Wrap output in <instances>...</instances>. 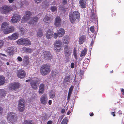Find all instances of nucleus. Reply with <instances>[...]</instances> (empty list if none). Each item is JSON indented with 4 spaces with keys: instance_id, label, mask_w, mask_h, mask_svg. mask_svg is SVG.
Listing matches in <instances>:
<instances>
[{
    "instance_id": "f257e3e1",
    "label": "nucleus",
    "mask_w": 124,
    "mask_h": 124,
    "mask_svg": "<svg viewBox=\"0 0 124 124\" xmlns=\"http://www.w3.org/2000/svg\"><path fill=\"white\" fill-rule=\"evenodd\" d=\"M51 70V67L49 65L44 64L40 67V73L42 75L46 76L50 73Z\"/></svg>"
},
{
    "instance_id": "f03ea898",
    "label": "nucleus",
    "mask_w": 124,
    "mask_h": 124,
    "mask_svg": "<svg viewBox=\"0 0 124 124\" xmlns=\"http://www.w3.org/2000/svg\"><path fill=\"white\" fill-rule=\"evenodd\" d=\"M69 19L71 23H74L76 19H79L80 18V14L79 12L77 11H75L69 14Z\"/></svg>"
},
{
    "instance_id": "7ed1b4c3",
    "label": "nucleus",
    "mask_w": 124,
    "mask_h": 124,
    "mask_svg": "<svg viewBox=\"0 0 124 124\" xmlns=\"http://www.w3.org/2000/svg\"><path fill=\"white\" fill-rule=\"evenodd\" d=\"M32 15L31 12L29 11H27L24 14L21 20V22L24 23L27 21L31 18Z\"/></svg>"
},
{
    "instance_id": "20e7f679",
    "label": "nucleus",
    "mask_w": 124,
    "mask_h": 124,
    "mask_svg": "<svg viewBox=\"0 0 124 124\" xmlns=\"http://www.w3.org/2000/svg\"><path fill=\"white\" fill-rule=\"evenodd\" d=\"M18 105V109L20 112H23L25 108L24 105V101L23 99H21L19 100Z\"/></svg>"
},
{
    "instance_id": "39448f33",
    "label": "nucleus",
    "mask_w": 124,
    "mask_h": 124,
    "mask_svg": "<svg viewBox=\"0 0 124 124\" xmlns=\"http://www.w3.org/2000/svg\"><path fill=\"white\" fill-rule=\"evenodd\" d=\"M20 84L18 82H14L10 84L8 86L9 89L11 90H16L20 88Z\"/></svg>"
},
{
    "instance_id": "423d86ee",
    "label": "nucleus",
    "mask_w": 124,
    "mask_h": 124,
    "mask_svg": "<svg viewBox=\"0 0 124 124\" xmlns=\"http://www.w3.org/2000/svg\"><path fill=\"white\" fill-rule=\"evenodd\" d=\"M55 47L54 51L56 52H59L60 51L61 48H60L62 45V42L60 40H57L54 44Z\"/></svg>"
},
{
    "instance_id": "0eeeda50",
    "label": "nucleus",
    "mask_w": 124,
    "mask_h": 124,
    "mask_svg": "<svg viewBox=\"0 0 124 124\" xmlns=\"http://www.w3.org/2000/svg\"><path fill=\"white\" fill-rule=\"evenodd\" d=\"M72 52V51L70 47L67 45L65 46L64 53L66 57L68 58L70 56Z\"/></svg>"
},
{
    "instance_id": "6e6552de",
    "label": "nucleus",
    "mask_w": 124,
    "mask_h": 124,
    "mask_svg": "<svg viewBox=\"0 0 124 124\" xmlns=\"http://www.w3.org/2000/svg\"><path fill=\"white\" fill-rule=\"evenodd\" d=\"M16 74L18 78H22L25 77L26 74L24 70L21 69L17 71Z\"/></svg>"
},
{
    "instance_id": "1a4fd4ad",
    "label": "nucleus",
    "mask_w": 124,
    "mask_h": 124,
    "mask_svg": "<svg viewBox=\"0 0 124 124\" xmlns=\"http://www.w3.org/2000/svg\"><path fill=\"white\" fill-rule=\"evenodd\" d=\"M44 57L45 60H48L52 59L53 56L49 51H45L44 53Z\"/></svg>"
},
{
    "instance_id": "9d476101",
    "label": "nucleus",
    "mask_w": 124,
    "mask_h": 124,
    "mask_svg": "<svg viewBox=\"0 0 124 124\" xmlns=\"http://www.w3.org/2000/svg\"><path fill=\"white\" fill-rule=\"evenodd\" d=\"M21 19L20 16L17 14H15L13 15L11 21L13 23H16L20 21Z\"/></svg>"
},
{
    "instance_id": "9b49d317",
    "label": "nucleus",
    "mask_w": 124,
    "mask_h": 124,
    "mask_svg": "<svg viewBox=\"0 0 124 124\" xmlns=\"http://www.w3.org/2000/svg\"><path fill=\"white\" fill-rule=\"evenodd\" d=\"M15 51L14 48L12 46L7 47L6 50V51L8 54L10 56H13L14 54Z\"/></svg>"
},
{
    "instance_id": "f8f14e48",
    "label": "nucleus",
    "mask_w": 124,
    "mask_h": 124,
    "mask_svg": "<svg viewBox=\"0 0 124 124\" xmlns=\"http://www.w3.org/2000/svg\"><path fill=\"white\" fill-rule=\"evenodd\" d=\"M47 95L46 94H43L40 98V101L41 103L44 105H46L48 100Z\"/></svg>"
},
{
    "instance_id": "ddd939ff",
    "label": "nucleus",
    "mask_w": 124,
    "mask_h": 124,
    "mask_svg": "<svg viewBox=\"0 0 124 124\" xmlns=\"http://www.w3.org/2000/svg\"><path fill=\"white\" fill-rule=\"evenodd\" d=\"M15 28L13 26L8 27L3 30L4 33L5 34H7L13 32Z\"/></svg>"
},
{
    "instance_id": "4468645a",
    "label": "nucleus",
    "mask_w": 124,
    "mask_h": 124,
    "mask_svg": "<svg viewBox=\"0 0 124 124\" xmlns=\"http://www.w3.org/2000/svg\"><path fill=\"white\" fill-rule=\"evenodd\" d=\"M10 10V8L9 7L7 6H4L2 7L1 10L2 13L7 14L8 13Z\"/></svg>"
},
{
    "instance_id": "2eb2a0df",
    "label": "nucleus",
    "mask_w": 124,
    "mask_h": 124,
    "mask_svg": "<svg viewBox=\"0 0 124 124\" xmlns=\"http://www.w3.org/2000/svg\"><path fill=\"white\" fill-rule=\"evenodd\" d=\"M61 19L59 16L56 17L54 21V25L57 27H60L61 25Z\"/></svg>"
},
{
    "instance_id": "dca6fc26",
    "label": "nucleus",
    "mask_w": 124,
    "mask_h": 124,
    "mask_svg": "<svg viewBox=\"0 0 124 124\" xmlns=\"http://www.w3.org/2000/svg\"><path fill=\"white\" fill-rule=\"evenodd\" d=\"M38 81L37 80H33L30 83L31 85L32 88L34 90H36L37 87V83Z\"/></svg>"
},
{
    "instance_id": "f3484780",
    "label": "nucleus",
    "mask_w": 124,
    "mask_h": 124,
    "mask_svg": "<svg viewBox=\"0 0 124 124\" xmlns=\"http://www.w3.org/2000/svg\"><path fill=\"white\" fill-rule=\"evenodd\" d=\"M15 114L13 112L9 113L8 115L7 119L8 121H11L12 120L14 119L15 118Z\"/></svg>"
},
{
    "instance_id": "a211bd4d",
    "label": "nucleus",
    "mask_w": 124,
    "mask_h": 124,
    "mask_svg": "<svg viewBox=\"0 0 124 124\" xmlns=\"http://www.w3.org/2000/svg\"><path fill=\"white\" fill-rule=\"evenodd\" d=\"M53 32L49 29L46 31V35L47 38L48 39H51L53 37Z\"/></svg>"
},
{
    "instance_id": "6ab92c4d",
    "label": "nucleus",
    "mask_w": 124,
    "mask_h": 124,
    "mask_svg": "<svg viewBox=\"0 0 124 124\" xmlns=\"http://www.w3.org/2000/svg\"><path fill=\"white\" fill-rule=\"evenodd\" d=\"M53 20L52 17L50 16H46L43 19L44 22L48 23H50Z\"/></svg>"
},
{
    "instance_id": "aec40b11",
    "label": "nucleus",
    "mask_w": 124,
    "mask_h": 124,
    "mask_svg": "<svg viewBox=\"0 0 124 124\" xmlns=\"http://www.w3.org/2000/svg\"><path fill=\"white\" fill-rule=\"evenodd\" d=\"M19 35V34L15 32L8 36V38L10 40H15L18 38Z\"/></svg>"
},
{
    "instance_id": "412c9836",
    "label": "nucleus",
    "mask_w": 124,
    "mask_h": 124,
    "mask_svg": "<svg viewBox=\"0 0 124 124\" xmlns=\"http://www.w3.org/2000/svg\"><path fill=\"white\" fill-rule=\"evenodd\" d=\"M39 94H42L43 93L45 90V85L43 83L41 84L39 86Z\"/></svg>"
},
{
    "instance_id": "4be33fe9",
    "label": "nucleus",
    "mask_w": 124,
    "mask_h": 124,
    "mask_svg": "<svg viewBox=\"0 0 124 124\" xmlns=\"http://www.w3.org/2000/svg\"><path fill=\"white\" fill-rule=\"evenodd\" d=\"M29 57L27 55H25L23 59V64L25 66L27 65L29 63Z\"/></svg>"
},
{
    "instance_id": "5701e85b",
    "label": "nucleus",
    "mask_w": 124,
    "mask_h": 124,
    "mask_svg": "<svg viewBox=\"0 0 124 124\" xmlns=\"http://www.w3.org/2000/svg\"><path fill=\"white\" fill-rule=\"evenodd\" d=\"M80 7L82 8H84L86 7V2L84 0H80L79 1Z\"/></svg>"
},
{
    "instance_id": "b1692460",
    "label": "nucleus",
    "mask_w": 124,
    "mask_h": 124,
    "mask_svg": "<svg viewBox=\"0 0 124 124\" xmlns=\"http://www.w3.org/2000/svg\"><path fill=\"white\" fill-rule=\"evenodd\" d=\"M63 43L65 44H68L70 40L69 36L68 35H66L64 36L63 39Z\"/></svg>"
},
{
    "instance_id": "393cba45",
    "label": "nucleus",
    "mask_w": 124,
    "mask_h": 124,
    "mask_svg": "<svg viewBox=\"0 0 124 124\" xmlns=\"http://www.w3.org/2000/svg\"><path fill=\"white\" fill-rule=\"evenodd\" d=\"M86 38L85 35H82L79 38V43L80 44H81L83 43L84 41L85 40Z\"/></svg>"
},
{
    "instance_id": "a878e982",
    "label": "nucleus",
    "mask_w": 124,
    "mask_h": 124,
    "mask_svg": "<svg viewBox=\"0 0 124 124\" xmlns=\"http://www.w3.org/2000/svg\"><path fill=\"white\" fill-rule=\"evenodd\" d=\"M65 33L64 30L62 28H61L58 31V33L59 37H62Z\"/></svg>"
},
{
    "instance_id": "bb28decb",
    "label": "nucleus",
    "mask_w": 124,
    "mask_h": 124,
    "mask_svg": "<svg viewBox=\"0 0 124 124\" xmlns=\"http://www.w3.org/2000/svg\"><path fill=\"white\" fill-rule=\"evenodd\" d=\"M39 18L38 17L35 16L32 18V20H31L30 21L29 23L30 24H33L34 23L36 24V22L38 21Z\"/></svg>"
},
{
    "instance_id": "cd10ccee",
    "label": "nucleus",
    "mask_w": 124,
    "mask_h": 124,
    "mask_svg": "<svg viewBox=\"0 0 124 124\" xmlns=\"http://www.w3.org/2000/svg\"><path fill=\"white\" fill-rule=\"evenodd\" d=\"M24 39L25 38H22L18 39L16 41L17 44L19 45H24Z\"/></svg>"
},
{
    "instance_id": "c85d7f7f",
    "label": "nucleus",
    "mask_w": 124,
    "mask_h": 124,
    "mask_svg": "<svg viewBox=\"0 0 124 124\" xmlns=\"http://www.w3.org/2000/svg\"><path fill=\"white\" fill-rule=\"evenodd\" d=\"M55 93L54 90H51L49 93V95L50 97L51 98H54L55 95Z\"/></svg>"
},
{
    "instance_id": "c756f323",
    "label": "nucleus",
    "mask_w": 124,
    "mask_h": 124,
    "mask_svg": "<svg viewBox=\"0 0 124 124\" xmlns=\"http://www.w3.org/2000/svg\"><path fill=\"white\" fill-rule=\"evenodd\" d=\"M31 44V42L28 39L25 38L24 45L25 46H29Z\"/></svg>"
},
{
    "instance_id": "7c9ffc66",
    "label": "nucleus",
    "mask_w": 124,
    "mask_h": 124,
    "mask_svg": "<svg viewBox=\"0 0 124 124\" xmlns=\"http://www.w3.org/2000/svg\"><path fill=\"white\" fill-rule=\"evenodd\" d=\"M34 122L33 120H24L23 122V124H34Z\"/></svg>"
},
{
    "instance_id": "2f4dec72",
    "label": "nucleus",
    "mask_w": 124,
    "mask_h": 124,
    "mask_svg": "<svg viewBox=\"0 0 124 124\" xmlns=\"http://www.w3.org/2000/svg\"><path fill=\"white\" fill-rule=\"evenodd\" d=\"M23 51L26 53H30L32 52V49L30 47H24L23 48Z\"/></svg>"
},
{
    "instance_id": "473e14b6",
    "label": "nucleus",
    "mask_w": 124,
    "mask_h": 124,
    "mask_svg": "<svg viewBox=\"0 0 124 124\" xmlns=\"http://www.w3.org/2000/svg\"><path fill=\"white\" fill-rule=\"evenodd\" d=\"M8 26V23L6 22H5L3 23L1 27V29L3 31L4 29H6V28H7Z\"/></svg>"
},
{
    "instance_id": "72a5a7b5",
    "label": "nucleus",
    "mask_w": 124,
    "mask_h": 124,
    "mask_svg": "<svg viewBox=\"0 0 124 124\" xmlns=\"http://www.w3.org/2000/svg\"><path fill=\"white\" fill-rule=\"evenodd\" d=\"M43 34L42 30L41 29H39L37 31V36L41 37L43 36Z\"/></svg>"
},
{
    "instance_id": "f704fd0d",
    "label": "nucleus",
    "mask_w": 124,
    "mask_h": 124,
    "mask_svg": "<svg viewBox=\"0 0 124 124\" xmlns=\"http://www.w3.org/2000/svg\"><path fill=\"white\" fill-rule=\"evenodd\" d=\"M87 50L86 48H85L81 52V54L80 55V56L82 57L85 56L87 53Z\"/></svg>"
},
{
    "instance_id": "c9c22d12",
    "label": "nucleus",
    "mask_w": 124,
    "mask_h": 124,
    "mask_svg": "<svg viewBox=\"0 0 124 124\" xmlns=\"http://www.w3.org/2000/svg\"><path fill=\"white\" fill-rule=\"evenodd\" d=\"M77 51L76 48L75 47L74 48L73 54L74 56L75 59H77L78 58L77 54Z\"/></svg>"
},
{
    "instance_id": "e433bc0d",
    "label": "nucleus",
    "mask_w": 124,
    "mask_h": 124,
    "mask_svg": "<svg viewBox=\"0 0 124 124\" xmlns=\"http://www.w3.org/2000/svg\"><path fill=\"white\" fill-rule=\"evenodd\" d=\"M6 92L4 90H0V97H4L6 94Z\"/></svg>"
},
{
    "instance_id": "4c0bfd02",
    "label": "nucleus",
    "mask_w": 124,
    "mask_h": 124,
    "mask_svg": "<svg viewBox=\"0 0 124 124\" xmlns=\"http://www.w3.org/2000/svg\"><path fill=\"white\" fill-rule=\"evenodd\" d=\"M5 79L4 77L0 76V85L4 84L5 82Z\"/></svg>"
},
{
    "instance_id": "58836bf2",
    "label": "nucleus",
    "mask_w": 124,
    "mask_h": 124,
    "mask_svg": "<svg viewBox=\"0 0 124 124\" xmlns=\"http://www.w3.org/2000/svg\"><path fill=\"white\" fill-rule=\"evenodd\" d=\"M70 75L66 76L64 80V82L65 83L69 82L70 81Z\"/></svg>"
},
{
    "instance_id": "ea45409f",
    "label": "nucleus",
    "mask_w": 124,
    "mask_h": 124,
    "mask_svg": "<svg viewBox=\"0 0 124 124\" xmlns=\"http://www.w3.org/2000/svg\"><path fill=\"white\" fill-rule=\"evenodd\" d=\"M68 122L67 119L65 117L63 119L60 124H67Z\"/></svg>"
},
{
    "instance_id": "a19ab883",
    "label": "nucleus",
    "mask_w": 124,
    "mask_h": 124,
    "mask_svg": "<svg viewBox=\"0 0 124 124\" xmlns=\"http://www.w3.org/2000/svg\"><path fill=\"white\" fill-rule=\"evenodd\" d=\"M51 9L52 11L54 12L57 11V8L55 6H52L51 8Z\"/></svg>"
},
{
    "instance_id": "79ce46f5",
    "label": "nucleus",
    "mask_w": 124,
    "mask_h": 124,
    "mask_svg": "<svg viewBox=\"0 0 124 124\" xmlns=\"http://www.w3.org/2000/svg\"><path fill=\"white\" fill-rule=\"evenodd\" d=\"M62 4L63 5H65L68 3L67 0H61Z\"/></svg>"
},
{
    "instance_id": "37998d69",
    "label": "nucleus",
    "mask_w": 124,
    "mask_h": 124,
    "mask_svg": "<svg viewBox=\"0 0 124 124\" xmlns=\"http://www.w3.org/2000/svg\"><path fill=\"white\" fill-rule=\"evenodd\" d=\"M90 30L93 33L95 31L94 26H91L90 28Z\"/></svg>"
},
{
    "instance_id": "c03bdc74",
    "label": "nucleus",
    "mask_w": 124,
    "mask_h": 124,
    "mask_svg": "<svg viewBox=\"0 0 124 124\" xmlns=\"http://www.w3.org/2000/svg\"><path fill=\"white\" fill-rule=\"evenodd\" d=\"M20 31L22 34H24V33L25 32L24 29L23 28H21L20 29Z\"/></svg>"
},
{
    "instance_id": "a18cd8bd",
    "label": "nucleus",
    "mask_w": 124,
    "mask_h": 124,
    "mask_svg": "<svg viewBox=\"0 0 124 124\" xmlns=\"http://www.w3.org/2000/svg\"><path fill=\"white\" fill-rule=\"evenodd\" d=\"M74 86H71L69 89V92L72 93L73 90V89Z\"/></svg>"
},
{
    "instance_id": "49530a36",
    "label": "nucleus",
    "mask_w": 124,
    "mask_h": 124,
    "mask_svg": "<svg viewBox=\"0 0 124 124\" xmlns=\"http://www.w3.org/2000/svg\"><path fill=\"white\" fill-rule=\"evenodd\" d=\"M17 59L19 62H21L22 60V58L20 56H18L17 58Z\"/></svg>"
},
{
    "instance_id": "de8ad7c7",
    "label": "nucleus",
    "mask_w": 124,
    "mask_h": 124,
    "mask_svg": "<svg viewBox=\"0 0 124 124\" xmlns=\"http://www.w3.org/2000/svg\"><path fill=\"white\" fill-rule=\"evenodd\" d=\"M111 15L112 17L115 16H116V14L114 11H112L111 12Z\"/></svg>"
},
{
    "instance_id": "09e8293b",
    "label": "nucleus",
    "mask_w": 124,
    "mask_h": 124,
    "mask_svg": "<svg viewBox=\"0 0 124 124\" xmlns=\"http://www.w3.org/2000/svg\"><path fill=\"white\" fill-rule=\"evenodd\" d=\"M4 44V42L2 40H0V46H2Z\"/></svg>"
},
{
    "instance_id": "8fccbe9b",
    "label": "nucleus",
    "mask_w": 124,
    "mask_h": 124,
    "mask_svg": "<svg viewBox=\"0 0 124 124\" xmlns=\"http://www.w3.org/2000/svg\"><path fill=\"white\" fill-rule=\"evenodd\" d=\"M54 38L56 39L58 37V34L56 33H55L54 35Z\"/></svg>"
},
{
    "instance_id": "3c124183",
    "label": "nucleus",
    "mask_w": 124,
    "mask_h": 124,
    "mask_svg": "<svg viewBox=\"0 0 124 124\" xmlns=\"http://www.w3.org/2000/svg\"><path fill=\"white\" fill-rule=\"evenodd\" d=\"M74 67V63H72L71 64V67L72 68H73Z\"/></svg>"
},
{
    "instance_id": "603ef678",
    "label": "nucleus",
    "mask_w": 124,
    "mask_h": 124,
    "mask_svg": "<svg viewBox=\"0 0 124 124\" xmlns=\"http://www.w3.org/2000/svg\"><path fill=\"white\" fill-rule=\"evenodd\" d=\"M53 123V121L51 120L48 121L47 122V124H52Z\"/></svg>"
},
{
    "instance_id": "864d4df0",
    "label": "nucleus",
    "mask_w": 124,
    "mask_h": 124,
    "mask_svg": "<svg viewBox=\"0 0 124 124\" xmlns=\"http://www.w3.org/2000/svg\"><path fill=\"white\" fill-rule=\"evenodd\" d=\"M121 92L122 93V95L124 96V89L123 88L121 89Z\"/></svg>"
},
{
    "instance_id": "5fc2aeb1",
    "label": "nucleus",
    "mask_w": 124,
    "mask_h": 124,
    "mask_svg": "<svg viewBox=\"0 0 124 124\" xmlns=\"http://www.w3.org/2000/svg\"><path fill=\"white\" fill-rule=\"evenodd\" d=\"M35 2L39 3L42 0H34Z\"/></svg>"
},
{
    "instance_id": "6e6d98bb",
    "label": "nucleus",
    "mask_w": 124,
    "mask_h": 124,
    "mask_svg": "<svg viewBox=\"0 0 124 124\" xmlns=\"http://www.w3.org/2000/svg\"><path fill=\"white\" fill-rule=\"evenodd\" d=\"M65 111V110L64 109H62L61 110V112L62 113H64Z\"/></svg>"
},
{
    "instance_id": "4d7b16f0",
    "label": "nucleus",
    "mask_w": 124,
    "mask_h": 124,
    "mask_svg": "<svg viewBox=\"0 0 124 124\" xmlns=\"http://www.w3.org/2000/svg\"><path fill=\"white\" fill-rule=\"evenodd\" d=\"M52 101L51 100H49V101H48V104H49V105H51L52 104Z\"/></svg>"
},
{
    "instance_id": "13d9d810",
    "label": "nucleus",
    "mask_w": 124,
    "mask_h": 124,
    "mask_svg": "<svg viewBox=\"0 0 124 124\" xmlns=\"http://www.w3.org/2000/svg\"><path fill=\"white\" fill-rule=\"evenodd\" d=\"M9 1V2L10 3H13V2L15 1L14 0H8Z\"/></svg>"
},
{
    "instance_id": "bf43d9fd",
    "label": "nucleus",
    "mask_w": 124,
    "mask_h": 124,
    "mask_svg": "<svg viewBox=\"0 0 124 124\" xmlns=\"http://www.w3.org/2000/svg\"><path fill=\"white\" fill-rule=\"evenodd\" d=\"M111 114L114 116H116V115L115 114V113L114 112H112L111 113Z\"/></svg>"
},
{
    "instance_id": "052dcab7",
    "label": "nucleus",
    "mask_w": 124,
    "mask_h": 124,
    "mask_svg": "<svg viewBox=\"0 0 124 124\" xmlns=\"http://www.w3.org/2000/svg\"><path fill=\"white\" fill-rule=\"evenodd\" d=\"M122 112L121 110H119L118 111V114L119 115H121L122 114Z\"/></svg>"
},
{
    "instance_id": "680f3d73",
    "label": "nucleus",
    "mask_w": 124,
    "mask_h": 124,
    "mask_svg": "<svg viewBox=\"0 0 124 124\" xmlns=\"http://www.w3.org/2000/svg\"><path fill=\"white\" fill-rule=\"evenodd\" d=\"M0 124H6V123L4 121L0 122Z\"/></svg>"
},
{
    "instance_id": "e2e57ef3",
    "label": "nucleus",
    "mask_w": 124,
    "mask_h": 124,
    "mask_svg": "<svg viewBox=\"0 0 124 124\" xmlns=\"http://www.w3.org/2000/svg\"><path fill=\"white\" fill-rule=\"evenodd\" d=\"M70 96H71V95H68V98H67V100H68L69 101V100L70 98Z\"/></svg>"
},
{
    "instance_id": "0e129e2a",
    "label": "nucleus",
    "mask_w": 124,
    "mask_h": 124,
    "mask_svg": "<svg viewBox=\"0 0 124 124\" xmlns=\"http://www.w3.org/2000/svg\"><path fill=\"white\" fill-rule=\"evenodd\" d=\"M94 114L93 112L90 114V116H93Z\"/></svg>"
},
{
    "instance_id": "69168bd1",
    "label": "nucleus",
    "mask_w": 124,
    "mask_h": 124,
    "mask_svg": "<svg viewBox=\"0 0 124 124\" xmlns=\"http://www.w3.org/2000/svg\"><path fill=\"white\" fill-rule=\"evenodd\" d=\"M23 3H22V2H21V3L20 4L21 7H22L23 6L24 4Z\"/></svg>"
},
{
    "instance_id": "338daca9",
    "label": "nucleus",
    "mask_w": 124,
    "mask_h": 124,
    "mask_svg": "<svg viewBox=\"0 0 124 124\" xmlns=\"http://www.w3.org/2000/svg\"><path fill=\"white\" fill-rule=\"evenodd\" d=\"M0 114H1L2 113V111L3 110V108L0 107Z\"/></svg>"
},
{
    "instance_id": "774afa93",
    "label": "nucleus",
    "mask_w": 124,
    "mask_h": 124,
    "mask_svg": "<svg viewBox=\"0 0 124 124\" xmlns=\"http://www.w3.org/2000/svg\"><path fill=\"white\" fill-rule=\"evenodd\" d=\"M71 112L70 111H68L67 112V114L68 115H70V114Z\"/></svg>"
}]
</instances>
